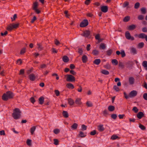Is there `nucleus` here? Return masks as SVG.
<instances>
[{"label": "nucleus", "instance_id": "nucleus-10", "mask_svg": "<svg viewBox=\"0 0 147 147\" xmlns=\"http://www.w3.org/2000/svg\"><path fill=\"white\" fill-rule=\"evenodd\" d=\"M81 98H76L75 100V103L78 105H80L82 104V102L81 101Z\"/></svg>", "mask_w": 147, "mask_h": 147}, {"label": "nucleus", "instance_id": "nucleus-34", "mask_svg": "<svg viewBox=\"0 0 147 147\" xmlns=\"http://www.w3.org/2000/svg\"><path fill=\"white\" fill-rule=\"evenodd\" d=\"M108 109L110 111H113L115 109L114 107L113 106H110L108 107Z\"/></svg>", "mask_w": 147, "mask_h": 147}, {"label": "nucleus", "instance_id": "nucleus-64", "mask_svg": "<svg viewBox=\"0 0 147 147\" xmlns=\"http://www.w3.org/2000/svg\"><path fill=\"white\" fill-rule=\"evenodd\" d=\"M139 127L142 130H144L145 129L144 126L141 124L139 125Z\"/></svg>", "mask_w": 147, "mask_h": 147}, {"label": "nucleus", "instance_id": "nucleus-33", "mask_svg": "<svg viewBox=\"0 0 147 147\" xmlns=\"http://www.w3.org/2000/svg\"><path fill=\"white\" fill-rule=\"evenodd\" d=\"M104 67V68L107 69H109L111 68V66L109 63H107Z\"/></svg>", "mask_w": 147, "mask_h": 147}, {"label": "nucleus", "instance_id": "nucleus-23", "mask_svg": "<svg viewBox=\"0 0 147 147\" xmlns=\"http://www.w3.org/2000/svg\"><path fill=\"white\" fill-rule=\"evenodd\" d=\"M63 116L66 118L68 117L69 116L67 112L65 111H63L62 113Z\"/></svg>", "mask_w": 147, "mask_h": 147}, {"label": "nucleus", "instance_id": "nucleus-3", "mask_svg": "<svg viewBox=\"0 0 147 147\" xmlns=\"http://www.w3.org/2000/svg\"><path fill=\"white\" fill-rule=\"evenodd\" d=\"M19 25V24L18 23L10 24L7 26V29L8 30L11 31L13 29H16L18 28Z\"/></svg>", "mask_w": 147, "mask_h": 147}, {"label": "nucleus", "instance_id": "nucleus-47", "mask_svg": "<svg viewBox=\"0 0 147 147\" xmlns=\"http://www.w3.org/2000/svg\"><path fill=\"white\" fill-rule=\"evenodd\" d=\"M79 135L80 137H84L86 136V135L82 131L80 132Z\"/></svg>", "mask_w": 147, "mask_h": 147}, {"label": "nucleus", "instance_id": "nucleus-44", "mask_svg": "<svg viewBox=\"0 0 147 147\" xmlns=\"http://www.w3.org/2000/svg\"><path fill=\"white\" fill-rule=\"evenodd\" d=\"M141 11L143 14H145L146 13V8L144 7L142 8L141 9Z\"/></svg>", "mask_w": 147, "mask_h": 147}, {"label": "nucleus", "instance_id": "nucleus-9", "mask_svg": "<svg viewBox=\"0 0 147 147\" xmlns=\"http://www.w3.org/2000/svg\"><path fill=\"white\" fill-rule=\"evenodd\" d=\"M101 10L103 12L106 13L108 10V7L107 6H102L101 7Z\"/></svg>", "mask_w": 147, "mask_h": 147}, {"label": "nucleus", "instance_id": "nucleus-2", "mask_svg": "<svg viewBox=\"0 0 147 147\" xmlns=\"http://www.w3.org/2000/svg\"><path fill=\"white\" fill-rule=\"evenodd\" d=\"M13 95L12 92L10 91L4 93L2 96V98L4 100H7L8 99L12 98Z\"/></svg>", "mask_w": 147, "mask_h": 147}, {"label": "nucleus", "instance_id": "nucleus-55", "mask_svg": "<svg viewBox=\"0 0 147 147\" xmlns=\"http://www.w3.org/2000/svg\"><path fill=\"white\" fill-rule=\"evenodd\" d=\"M111 117L113 119H115L117 117V115L115 114H112L111 115Z\"/></svg>", "mask_w": 147, "mask_h": 147}, {"label": "nucleus", "instance_id": "nucleus-43", "mask_svg": "<svg viewBox=\"0 0 147 147\" xmlns=\"http://www.w3.org/2000/svg\"><path fill=\"white\" fill-rule=\"evenodd\" d=\"M112 64H115L116 65L117 64L118 62L117 60L115 59H114L112 60Z\"/></svg>", "mask_w": 147, "mask_h": 147}, {"label": "nucleus", "instance_id": "nucleus-21", "mask_svg": "<svg viewBox=\"0 0 147 147\" xmlns=\"http://www.w3.org/2000/svg\"><path fill=\"white\" fill-rule=\"evenodd\" d=\"M106 47V45L104 43H102L100 45V49H104Z\"/></svg>", "mask_w": 147, "mask_h": 147}, {"label": "nucleus", "instance_id": "nucleus-59", "mask_svg": "<svg viewBox=\"0 0 147 147\" xmlns=\"http://www.w3.org/2000/svg\"><path fill=\"white\" fill-rule=\"evenodd\" d=\"M17 18V15L16 14H14L13 18H11V19L12 20V21H13L15 19Z\"/></svg>", "mask_w": 147, "mask_h": 147}, {"label": "nucleus", "instance_id": "nucleus-49", "mask_svg": "<svg viewBox=\"0 0 147 147\" xmlns=\"http://www.w3.org/2000/svg\"><path fill=\"white\" fill-rule=\"evenodd\" d=\"M133 111H134L135 113H137L138 112V109L136 107H134L132 109Z\"/></svg>", "mask_w": 147, "mask_h": 147}, {"label": "nucleus", "instance_id": "nucleus-27", "mask_svg": "<svg viewBox=\"0 0 147 147\" xmlns=\"http://www.w3.org/2000/svg\"><path fill=\"white\" fill-rule=\"evenodd\" d=\"M144 45V44L143 42H141L139 43L138 45V48L141 49L142 48Z\"/></svg>", "mask_w": 147, "mask_h": 147}, {"label": "nucleus", "instance_id": "nucleus-31", "mask_svg": "<svg viewBox=\"0 0 147 147\" xmlns=\"http://www.w3.org/2000/svg\"><path fill=\"white\" fill-rule=\"evenodd\" d=\"M86 105L89 107H91L92 106V104L91 102L89 101H88L86 103Z\"/></svg>", "mask_w": 147, "mask_h": 147}, {"label": "nucleus", "instance_id": "nucleus-4", "mask_svg": "<svg viewBox=\"0 0 147 147\" xmlns=\"http://www.w3.org/2000/svg\"><path fill=\"white\" fill-rule=\"evenodd\" d=\"M67 81L69 82H73L75 81V77L72 75L68 74L65 76Z\"/></svg>", "mask_w": 147, "mask_h": 147}, {"label": "nucleus", "instance_id": "nucleus-28", "mask_svg": "<svg viewBox=\"0 0 147 147\" xmlns=\"http://www.w3.org/2000/svg\"><path fill=\"white\" fill-rule=\"evenodd\" d=\"M36 129V127L34 126H33L30 129V132L32 134H33L34 133V132L35 131Z\"/></svg>", "mask_w": 147, "mask_h": 147}, {"label": "nucleus", "instance_id": "nucleus-12", "mask_svg": "<svg viewBox=\"0 0 147 147\" xmlns=\"http://www.w3.org/2000/svg\"><path fill=\"white\" fill-rule=\"evenodd\" d=\"M131 53L133 54H136L137 53V51L135 48L131 47L130 49Z\"/></svg>", "mask_w": 147, "mask_h": 147}, {"label": "nucleus", "instance_id": "nucleus-19", "mask_svg": "<svg viewBox=\"0 0 147 147\" xmlns=\"http://www.w3.org/2000/svg\"><path fill=\"white\" fill-rule=\"evenodd\" d=\"M88 59L87 56L85 55H83L82 57V60L83 63H86Z\"/></svg>", "mask_w": 147, "mask_h": 147}, {"label": "nucleus", "instance_id": "nucleus-14", "mask_svg": "<svg viewBox=\"0 0 147 147\" xmlns=\"http://www.w3.org/2000/svg\"><path fill=\"white\" fill-rule=\"evenodd\" d=\"M68 103L71 106L73 105L74 103V100L71 98L68 99Z\"/></svg>", "mask_w": 147, "mask_h": 147}, {"label": "nucleus", "instance_id": "nucleus-41", "mask_svg": "<svg viewBox=\"0 0 147 147\" xmlns=\"http://www.w3.org/2000/svg\"><path fill=\"white\" fill-rule=\"evenodd\" d=\"M60 130L57 129H55L53 130V132L55 134H59L60 132Z\"/></svg>", "mask_w": 147, "mask_h": 147}, {"label": "nucleus", "instance_id": "nucleus-11", "mask_svg": "<svg viewBox=\"0 0 147 147\" xmlns=\"http://www.w3.org/2000/svg\"><path fill=\"white\" fill-rule=\"evenodd\" d=\"M66 86L68 88L71 89H72L74 88L73 85L70 83H67L66 84Z\"/></svg>", "mask_w": 147, "mask_h": 147}, {"label": "nucleus", "instance_id": "nucleus-54", "mask_svg": "<svg viewBox=\"0 0 147 147\" xmlns=\"http://www.w3.org/2000/svg\"><path fill=\"white\" fill-rule=\"evenodd\" d=\"M124 94L125 98L126 99H127L130 97L129 96V95H127L125 92H124Z\"/></svg>", "mask_w": 147, "mask_h": 147}, {"label": "nucleus", "instance_id": "nucleus-36", "mask_svg": "<svg viewBox=\"0 0 147 147\" xmlns=\"http://www.w3.org/2000/svg\"><path fill=\"white\" fill-rule=\"evenodd\" d=\"M26 143L28 146H30L31 145V140H27Z\"/></svg>", "mask_w": 147, "mask_h": 147}, {"label": "nucleus", "instance_id": "nucleus-57", "mask_svg": "<svg viewBox=\"0 0 147 147\" xmlns=\"http://www.w3.org/2000/svg\"><path fill=\"white\" fill-rule=\"evenodd\" d=\"M143 97L145 100H147V93H145L143 95Z\"/></svg>", "mask_w": 147, "mask_h": 147}, {"label": "nucleus", "instance_id": "nucleus-62", "mask_svg": "<svg viewBox=\"0 0 147 147\" xmlns=\"http://www.w3.org/2000/svg\"><path fill=\"white\" fill-rule=\"evenodd\" d=\"M22 63V61L20 59L18 60L17 61V64L18 65H20Z\"/></svg>", "mask_w": 147, "mask_h": 147}, {"label": "nucleus", "instance_id": "nucleus-29", "mask_svg": "<svg viewBox=\"0 0 147 147\" xmlns=\"http://www.w3.org/2000/svg\"><path fill=\"white\" fill-rule=\"evenodd\" d=\"M78 126V124L76 123H74L71 126V128L73 129H75L77 128Z\"/></svg>", "mask_w": 147, "mask_h": 147}, {"label": "nucleus", "instance_id": "nucleus-5", "mask_svg": "<svg viewBox=\"0 0 147 147\" xmlns=\"http://www.w3.org/2000/svg\"><path fill=\"white\" fill-rule=\"evenodd\" d=\"M138 94V92L136 90H133L130 92L129 93V96L130 98H133L136 96Z\"/></svg>", "mask_w": 147, "mask_h": 147}, {"label": "nucleus", "instance_id": "nucleus-53", "mask_svg": "<svg viewBox=\"0 0 147 147\" xmlns=\"http://www.w3.org/2000/svg\"><path fill=\"white\" fill-rule=\"evenodd\" d=\"M55 92L56 96H58L59 95L60 92L58 90H55Z\"/></svg>", "mask_w": 147, "mask_h": 147}, {"label": "nucleus", "instance_id": "nucleus-58", "mask_svg": "<svg viewBox=\"0 0 147 147\" xmlns=\"http://www.w3.org/2000/svg\"><path fill=\"white\" fill-rule=\"evenodd\" d=\"M138 18L139 20H141L143 19L144 16L142 15H140L138 16Z\"/></svg>", "mask_w": 147, "mask_h": 147}, {"label": "nucleus", "instance_id": "nucleus-8", "mask_svg": "<svg viewBox=\"0 0 147 147\" xmlns=\"http://www.w3.org/2000/svg\"><path fill=\"white\" fill-rule=\"evenodd\" d=\"M128 82L130 85L133 84L135 82V79L132 77H129V78Z\"/></svg>", "mask_w": 147, "mask_h": 147}, {"label": "nucleus", "instance_id": "nucleus-18", "mask_svg": "<svg viewBox=\"0 0 147 147\" xmlns=\"http://www.w3.org/2000/svg\"><path fill=\"white\" fill-rule=\"evenodd\" d=\"M144 115V114L142 112L138 113L137 115V117L139 119H141Z\"/></svg>", "mask_w": 147, "mask_h": 147}, {"label": "nucleus", "instance_id": "nucleus-24", "mask_svg": "<svg viewBox=\"0 0 147 147\" xmlns=\"http://www.w3.org/2000/svg\"><path fill=\"white\" fill-rule=\"evenodd\" d=\"M39 103L40 104H42L44 102V98L41 97L39 98Z\"/></svg>", "mask_w": 147, "mask_h": 147}, {"label": "nucleus", "instance_id": "nucleus-38", "mask_svg": "<svg viewBox=\"0 0 147 147\" xmlns=\"http://www.w3.org/2000/svg\"><path fill=\"white\" fill-rule=\"evenodd\" d=\"M130 19V17L127 16L125 17L123 19V21L124 22H127Z\"/></svg>", "mask_w": 147, "mask_h": 147}, {"label": "nucleus", "instance_id": "nucleus-60", "mask_svg": "<svg viewBox=\"0 0 147 147\" xmlns=\"http://www.w3.org/2000/svg\"><path fill=\"white\" fill-rule=\"evenodd\" d=\"M30 101L32 103H34L35 102V100L34 98L32 97L30 98Z\"/></svg>", "mask_w": 147, "mask_h": 147}, {"label": "nucleus", "instance_id": "nucleus-26", "mask_svg": "<svg viewBox=\"0 0 147 147\" xmlns=\"http://www.w3.org/2000/svg\"><path fill=\"white\" fill-rule=\"evenodd\" d=\"M63 61L64 62H67L69 60V59L68 57L66 56H64L63 57Z\"/></svg>", "mask_w": 147, "mask_h": 147}, {"label": "nucleus", "instance_id": "nucleus-39", "mask_svg": "<svg viewBox=\"0 0 147 147\" xmlns=\"http://www.w3.org/2000/svg\"><path fill=\"white\" fill-rule=\"evenodd\" d=\"M92 53L94 55H96L98 54V51L96 50H94L92 52Z\"/></svg>", "mask_w": 147, "mask_h": 147}, {"label": "nucleus", "instance_id": "nucleus-6", "mask_svg": "<svg viewBox=\"0 0 147 147\" xmlns=\"http://www.w3.org/2000/svg\"><path fill=\"white\" fill-rule=\"evenodd\" d=\"M125 36L126 38L127 39L133 40L134 39L133 37L131 36L130 33L128 31H127L125 32Z\"/></svg>", "mask_w": 147, "mask_h": 147}, {"label": "nucleus", "instance_id": "nucleus-7", "mask_svg": "<svg viewBox=\"0 0 147 147\" xmlns=\"http://www.w3.org/2000/svg\"><path fill=\"white\" fill-rule=\"evenodd\" d=\"M88 21L86 20H84L81 22L80 26L82 27L86 26L88 25Z\"/></svg>", "mask_w": 147, "mask_h": 147}, {"label": "nucleus", "instance_id": "nucleus-1", "mask_svg": "<svg viewBox=\"0 0 147 147\" xmlns=\"http://www.w3.org/2000/svg\"><path fill=\"white\" fill-rule=\"evenodd\" d=\"M21 113V111L19 109L16 108L13 110L12 116L15 119H18L20 117Z\"/></svg>", "mask_w": 147, "mask_h": 147}, {"label": "nucleus", "instance_id": "nucleus-17", "mask_svg": "<svg viewBox=\"0 0 147 147\" xmlns=\"http://www.w3.org/2000/svg\"><path fill=\"white\" fill-rule=\"evenodd\" d=\"M142 65L145 70H147V61H144L142 63Z\"/></svg>", "mask_w": 147, "mask_h": 147}, {"label": "nucleus", "instance_id": "nucleus-63", "mask_svg": "<svg viewBox=\"0 0 147 147\" xmlns=\"http://www.w3.org/2000/svg\"><path fill=\"white\" fill-rule=\"evenodd\" d=\"M96 134V131L95 130H94L90 133V134L91 135H94Z\"/></svg>", "mask_w": 147, "mask_h": 147}, {"label": "nucleus", "instance_id": "nucleus-37", "mask_svg": "<svg viewBox=\"0 0 147 147\" xmlns=\"http://www.w3.org/2000/svg\"><path fill=\"white\" fill-rule=\"evenodd\" d=\"M129 4V2L127 1H125V2L123 4V7L125 8Z\"/></svg>", "mask_w": 147, "mask_h": 147}, {"label": "nucleus", "instance_id": "nucleus-48", "mask_svg": "<svg viewBox=\"0 0 147 147\" xmlns=\"http://www.w3.org/2000/svg\"><path fill=\"white\" fill-rule=\"evenodd\" d=\"M81 127L82 128V129L83 130H85L87 129V126L84 124L82 125Z\"/></svg>", "mask_w": 147, "mask_h": 147}, {"label": "nucleus", "instance_id": "nucleus-16", "mask_svg": "<svg viewBox=\"0 0 147 147\" xmlns=\"http://www.w3.org/2000/svg\"><path fill=\"white\" fill-rule=\"evenodd\" d=\"M29 78L30 80L33 81L35 79V76L34 74H31L29 76Z\"/></svg>", "mask_w": 147, "mask_h": 147}, {"label": "nucleus", "instance_id": "nucleus-20", "mask_svg": "<svg viewBox=\"0 0 147 147\" xmlns=\"http://www.w3.org/2000/svg\"><path fill=\"white\" fill-rule=\"evenodd\" d=\"M136 27V26L134 24H132L128 26V29L129 30H132L134 29Z\"/></svg>", "mask_w": 147, "mask_h": 147}, {"label": "nucleus", "instance_id": "nucleus-51", "mask_svg": "<svg viewBox=\"0 0 147 147\" xmlns=\"http://www.w3.org/2000/svg\"><path fill=\"white\" fill-rule=\"evenodd\" d=\"M54 144L55 145H57L59 144V141L57 139H54Z\"/></svg>", "mask_w": 147, "mask_h": 147}, {"label": "nucleus", "instance_id": "nucleus-61", "mask_svg": "<svg viewBox=\"0 0 147 147\" xmlns=\"http://www.w3.org/2000/svg\"><path fill=\"white\" fill-rule=\"evenodd\" d=\"M78 91L79 92H81L82 91V88L81 86H79V87L77 89Z\"/></svg>", "mask_w": 147, "mask_h": 147}, {"label": "nucleus", "instance_id": "nucleus-42", "mask_svg": "<svg viewBox=\"0 0 147 147\" xmlns=\"http://www.w3.org/2000/svg\"><path fill=\"white\" fill-rule=\"evenodd\" d=\"M140 6V4L139 2L136 3L134 5V8L136 9L138 8Z\"/></svg>", "mask_w": 147, "mask_h": 147}, {"label": "nucleus", "instance_id": "nucleus-32", "mask_svg": "<svg viewBox=\"0 0 147 147\" xmlns=\"http://www.w3.org/2000/svg\"><path fill=\"white\" fill-rule=\"evenodd\" d=\"M113 89L116 92H119L120 91V89L119 87H118L116 85H114L113 87Z\"/></svg>", "mask_w": 147, "mask_h": 147}, {"label": "nucleus", "instance_id": "nucleus-35", "mask_svg": "<svg viewBox=\"0 0 147 147\" xmlns=\"http://www.w3.org/2000/svg\"><path fill=\"white\" fill-rule=\"evenodd\" d=\"M100 60L99 59H96L94 61V63L95 64L98 65L100 63Z\"/></svg>", "mask_w": 147, "mask_h": 147}, {"label": "nucleus", "instance_id": "nucleus-40", "mask_svg": "<svg viewBox=\"0 0 147 147\" xmlns=\"http://www.w3.org/2000/svg\"><path fill=\"white\" fill-rule=\"evenodd\" d=\"M119 137L116 135H114L112 136L111 138V139L113 140H115L118 138Z\"/></svg>", "mask_w": 147, "mask_h": 147}, {"label": "nucleus", "instance_id": "nucleus-45", "mask_svg": "<svg viewBox=\"0 0 147 147\" xmlns=\"http://www.w3.org/2000/svg\"><path fill=\"white\" fill-rule=\"evenodd\" d=\"M145 35L144 34L142 33L140 34L139 35H138V37L139 38H145Z\"/></svg>", "mask_w": 147, "mask_h": 147}, {"label": "nucleus", "instance_id": "nucleus-50", "mask_svg": "<svg viewBox=\"0 0 147 147\" xmlns=\"http://www.w3.org/2000/svg\"><path fill=\"white\" fill-rule=\"evenodd\" d=\"M26 51V48H23L21 51L20 54H24Z\"/></svg>", "mask_w": 147, "mask_h": 147}, {"label": "nucleus", "instance_id": "nucleus-15", "mask_svg": "<svg viewBox=\"0 0 147 147\" xmlns=\"http://www.w3.org/2000/svg\"><path fill=\"white\" fill-rule=\"evenodd\" d=\"M90 33L89 31L86 30L84 32L83 34H82V35L85 37H88Z\"/></svg>", "mask_w": 147, "mask_h": 147}, {"label": "nucleus", "instance_id": "nucleus-22", "mask_svg": "<svg viewBox=\"0 0 147 147\" xmlns=\"http://www.w3.org/2000/svg\"><path fill=\"white\" fill-rule=\"evenodd\" d=\"M101 72L102 74L106 75H108L109 74V72L108 71L104 69L101 70Z\"/></svg>", "mask_w": 147, "mask_h": 147}, {"label": "nucleus", "instance_id": "nucleus-13", "mask_svg": "<svg viewBox=\"0 0 147 147\" xmlns=\"http://www.w3.org/2000/svg\"><path fill=\"white\" fill-rule=\"evenodd\" d=\"M98 129L100 131H103L104 129V128L103 127V125H100L98 126Z\"/></svg>", "mask_w": 147, "mask_h": 147}, {"label": "nucleus", "instance_id": "nucleus-46", "mask_svg": "<svg viewBox=\"0 0 147 147\" xmlns=\"http://www.w3.org/2000/svg\"><path fill=\"white\" fill-rule=\"evenodd\" d=\"M122 57H124L125 56V54L124 50H121V54Z\"/></svg>", "mask_w": 147, "mask_h": 147}, {"label": "nucleus", "instance_id": "nucleus-30", "mask_svg": "<svg viewBox=\"0 0 147 147\" xmlns=\"http://www.w3.org/2000/svg\"><path fill=\"white\" fill-rule=\"evenodd\" d=\"M38 5V3L37 2H35L34 3L33 5V9L34 10L35 9L37 8V7Z\"/></svg>", "mask_w": 147, "mask_h": 147}, {"label": "nucleus", "instance_id": "nucleus-56", "mask_svg": "<svg viewBox=\"0 0 147 147\" xmlns=\"http://www.w3.org/2000/svg\"><path fill=\"white\" fill-rule=\"evenodd\" d=\"M112 50L111 49H110L107 51V54L109 55H110L112 53Z\"/></svg>", "mask_w": 147, "mask_h": 147}, {"label": "nucleus", "instance_id": "nucleus-52", "mask_svg": "<svg viewBox=\"0 0 147 147\" xmlns=\"http://www.w3.org/2000/svg\"><path fill=\"white\" fill-rule=\"evenodd\" d=\"M102 114L105 116H106L108 114V112L107 110H105L102 112Z\"/></svg>", "mask_w": 147, "mask_h": 147}, {"label": "nucleus", "instance_id": "nucleus-25", "mask_svg": "<svg viewBox=\"0 0 147 147\" xmlns=\"http://www.w3.org/2000/svg\"><path fill=\"white\" fill-rule=\"evenodd\" d=\"M95 38L96 40H98L99 42L102 41V39H100V35L98 34H97L95 36Z\"/></svg>", "mask_w": 147, "mask_h": 147}]
</instances>
